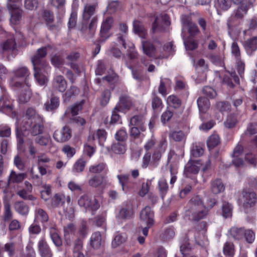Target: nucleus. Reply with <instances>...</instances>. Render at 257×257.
<instances>
[{
  "mask_svg": "<svg viewBox=\"0 0 257 257\" xmlns=\"http://www.w3.org/2000/svg\"><path fill=\"white\" fill-rule=\"evenodd\" d=\"M51 48V46L48 45L37 50L36 54L31 59L34 69H37L39 67L47 68L49 67L48 63L46 61L43 60V59L47 54V49Z\"/></svg>",
  "mask_w": 257,
  "mask_h": 257,
  "instance_id": "423d86ee",
  "label": "nucleus"
},
{
  "mask_svg": "<svg viewBox=\"0 0 257 257\" xmlns=\"http://www.w3.org/2000/svg\"><path fill=\"white\" fill-rule=\"evenodd\" d=\"M143 53L149 57L154 59L163 58V55H158L156 53V48L154 44L148 41H143L142 42Z\"/></svg>",
  "mask_w": 257,
  "mask_h": 257,
  "instance_id": "2eb2a0df",
  "label": "nucleus"
},
{
  "mask_svg": "<svg viewBox=\"0 0 257 257\" xmlns=\"http://www.w3.org/2000/svg\"><path fill=\"white\" fill-rule=\"evenodd\" d=\"M106 165L104 163H100L97 165H92L89 167V172L93 174H97L103 172L105 168Z\"/></svg>",
  "mask_w": 257,
  "mask_h": 257,
  "instance_id": "052dcab7",
  "label": "nucleus"
},
{
  "mask_svg": "<svg viewBox=\"0 0 257 257\" xmlns=\"http://www.w3.org/2000/svg\"><path fill=\"white\" fill-rule=\"evenodd\" d=\"M117 178L121 186L122 190L125 192L126 193L135 189L136 183L128 175H118Z\"/></svg>",
  "mask_w": 257,
  "mask_h": 257,
  "instance_id": "4468645a",
  "label": "nucleus"
},
{
  "mask_svg": "<svg viewBox=\"0 0 257 257\" xmlns=\"http://www.w3.org/2000/svg\"><path fill=\"white\" fill-rule=\"evenodd\" d=\"M115 139L118 142H125L127 139V134L124 129L119 130L115 134Z\"/></svg>",
  "mask_w": 257,
  "mask_h": 257,
  "instance_id": "e2e57ef3",
  "label": "nucleus"
},
{
  "mask_svg": "<svg viewBox=\"0 0 257 257\" xmlns=\"http://www.w3.org/2000/svg\"><path fill=\"white\" fill-rule=\"evenodd\" d=\"M167 102L170 107L179 111L178 112L179 114H182L183 111L181 109L182 100L179 97L175 95H171L168 97Z\"/></svg>",
  "mask_w": 257,
  "mask_h": 257,
  "instance_id": "a878e982",
  "label": "nucleus"
},
{
  "mask_svg": "<svg viewBox=\"0 0 257 257\" xmlns=\"http://www.w3.org/2000/svg\"><path fill=\"white\" fill-rule=\"evenodd\" d=\"M76 227L72 223H69L64 226V238L66 245L70 246L72 244L76 236Z\"/></svg>",
  "mask_w": 257,
  "mask_h": 257,
  "instance_id": "f8f14e48",
  "label": "nucleus"
},
{
  "mask_svg": "<svg viewBox=\"0 0 257 257\" xmlns=\"http://www.w3.org/2000/svg\"><path fill=\"white\" fill-rule=\"evenodd\" d=\"M243 47L248 54H251L257 50V36L253 37L245 41Z\"/></svg>",
  "mask_w": 257,
  "mask_h": 257,
  "instance_id": "bb28decb",
  "label": "nucleus"
},
{
  "mask_svg": "<svg viewBox=\"0 0 257 257\" xmlns=\"http://www.w3.org/2000/svg\"><path fill=\"white\" fill-rule=\"evenodd\" d=\"M244 228L231 227L228 231L229 236L234 240H240L244 238Z\"/></svg>",
  "mask_w": 257,
  "mask_h": 257,
  "instance_id": "c85d7f7f",
  "label": "nucleus"
},
{
  "mask_svg": "<svg viewBox=\"0 0 257 257\" xmlns=\"http://www.w3.org/2000/svg\"><path fill=\"white\" fill-rule=\"evenodd\" d=\"M3 220L5 222L9 221L13 218V213L11 209V205L9 202L4 203V212Z\"/></svg>",
  "mask_w": 257,
  "mask_h": 257,
  "instance_id": "6e6d98bb",
  "label": "nucleus"
},
{
  "mask_svg": "<svg viewBox=\"0 0 257 257\" xmlns=\"http://www.w3.org/2000/svg\"><path fill=\"white\" fill-rule=\"evenodd\" d=\"M134 211L132 208L128 206L122 207L120 209L118 216L122 219H129L133 217Z\"/></svg>",
  "mask_w": 257,
  "mask_h": 257,
  "instance_id": "c03bdc74",
  "label": "nucleus"
},
{
  "mask_svg": "<svg viewBox=\"0 0 257 257\" xmlns=\"http://www.w3.org/2000/svg\"><path fill=\"white\" fill-rule=\"evenodd\" d=\"M71 129L67 125L61 130H56L53 134L54 139L58 143H64L71 138Z\"/></svg>",
  "mask_w": 257,
  "mask_h": 257,
  "instance_id": "ddd939ff",
  "label": "nucleus"
},
{
  "mask_svg": "<svg viewBox=\"0 0 257 257\" xmlns=\"http://www.w3.org/2000/svg\"><path fill=\"white\" fill-rule=\"evenodd\" d=\"M201 210H195L190 211L191 213L192 220L194 221H198L201 219L206 218L208 214L209 210L206 208L205 206H203Z\"/></svg>",
  "mask_w": 257,
  "mask_h": 257,
  "instance_id": "c756f323",
  "label": "nucleus"
},
{
  "mask_svg": "<svg viewBox=\"0 0 257 257\" xmlns=\"http://www.w3.org/2000/svg\"><path fill=\"white\" fill-rule=\"evenodd\" d=\"M152 107L153 110L155 112L160 111L164 107L162 100L159 97L156 92H153L152 94Z\"/></svg>",
  "mask_w": 257,
  "mask_h": 257,
  "instance_id": "72a5a7b5",
  "label": "nucleus"
},
{
  "mask_svg": "<svg viewBox=\"0 0 257 257\" xmlns=\"http://www.w3.org/2000/svg\"><path fill=\"white\" fill-rule=\"evenodd\" d=\"M180 251L183 255H185L191 249V245L188 235L185 234L180 239Z\"/></svg>",
  "mask_w": 257,
  "mask_h": 257,
  "instance_id": "c9c22d12",
  "label": "nucleus"
},
{
  "mask_svg": "<svg viewBox=\"0 0 257 257\" xmlns=\"http://www.w3.org/2000/svg\"><path fill=\"white\" fill-rule=\"evenodd\" d=\"M233 206L227 202H223L222 205V215L224 218H230L232 216Z\"/></svg>",
  "mask_w": 257,
  "mask_h": 257,
  "instance_id": "de8ad7c7",
  "label": "nucleus"
},
{
  "mask_svg": "<svg viewBox=\"0 0 257 257\" xmlns=\"http://www.w3.org/2000/svg\"><path fill=\"white\" fill-rule=\"evenodd\" d=\"M78 203L80 206L92 211L93 215L100 207L99 203L96 199H91L87 195L82 196L78 200Z\"/></svg>",
  "mask_w": 257,
  "mask_h": 257,
  "instance_id": "9d476101",
  "label": "nucleus"
},
{
  "mask_svg": "<svg viewBox=\"0 0 257 257\" xmlns=\"http://www.w3.org/2000/svg\"><path fill=\"white\" fill-rule=\"evenodd\" d=\"M50 161V159L45 155H42L38 157V169L41 176L45 175L47 173V171L43 169L42 166H41V164L44 163H48Z\"/></svg>",
  "mask_w": 257,
  "mask_h": 257,
  "instance_id": "a18cd8bd",
  "label": "nucleus"
},
{
  "mask_svg": "<svg viewBox=\"0 0 257 257\" xmlns=\"http://www.w3.org/2000/svg\"><path fill=\"white\" fill-rule=\"evenodd\" d=\"M197 103L199 111L203 113L205 112L210 107L209 100L205 97H200L197 99Z\"/></svg>",
  "mask_w": 257,
  "mask_h": 257,
  "instance_id": "37998d69",
  "label": "nucleus"
},
{
  "mask_svg": "<svg viewBox=\"0 0 257 257\" xmlns=\"http://www.w3.org/2000/svg\"><path fill=\"white\" fill-rule=\"evenodd\" d=\"M111 97V91L109 89H105L101 95L100 104L101 106H106L109 102Z\"/></svg>",
  "mask_w": 257,
  "mask_h": 257,
  "instance_id": "0e129e2a",
  "label": "nucleus"
},
{
  "mask_svg": "<svg viewBox=\"0 0 257 257\" xmlns=\"http://www.w3.org/2000/svg\"><path fill=\"white\" fill-rule=\"evenodd\" d=\"M216 107L219 111L223 112L229 110L231 105L228 102L220 101L216 103Z\"/></svg>",
  "mask_w": 257,
  "mask_h": 257,
  "instance_id": "774afa93",
  "label": "nucleus"
},
{
  "mask_svg": "<svg viewBox=\"0 0 257 257\" xmlns=\"http://www.w3.org/2000/svg\"><path fill=\"white\" fill-rule=\"evenodd\" d=\"M220 143V138L217 135H211L207 140V145L210 150L216 147Z\"/></svg>",
  "mask_w": 257,
  "mask_h": 257,
  "instance_id": "864d4df0",
  "label": "nucleus"
},
{
  "mask_svg": "<svg viewBox=\"0 0 257 257\" xmlns=\"http://www.w3.org/2000/svg\"><path fill=\"white\" fill-rule=\"evenodd\" d=\"M107 137V133L104 130L99 129L96 132L89 135L88 137V141L91 143V142H95L97 140L98 144L100 146H104V143L105 142Z\"/></svg>",
  "mask_w": 257,
  "mask_h": 257,
  "instance_id": "f3484780",
  "label": "nucleus"
},
{
  "mask_svg": "<svg viewBox=\"0 0 257 257\" xmlns=\"http://www.w3.org/2000/svg\"><path fill=\"white\" fill-rule=\"evenodd\" d=\"M11 15L10 22L13 25H17L20 22L23 14V10L17 4L7 5Z\"/></svg>",
  "mask_w": 257,
  "mask_h": 257,
  "instance_id": "9b49d317",
  "label": "nucleus"
},
{
  "mask_svg": "<svg viewBox=\"0 0 257 257\" xmlns=\"http://www.w3.org/2000/svg\"><path fill=\"white\" fill-rule=\"evenodd\" d=\"M42 17L49 31H53L59 30L60 25L61 24L62 21L60 19L56 23H54V15L52 11L45 10L42 13Z\"/></svg>",
  "mask_w": 257,
  "mask_h": 257,
  "instance_id": "1a4fd4ad",
  "label": "nucleus"
},
{
  "mask_svg": "<svg viewBox=\"0 0 257 257\" xmlns=\"http://www.w3.org/2000/svg\"><path fill=\"white\" fill-rule=\"evenodd\" d=\"M112 151L116 154H123L126 150L125 142H117L113 143L111 146Z\"/></svg>",
  "mask_w": 257,
  "mask_h": 257,
  "instance_id": "49530a36",
  "label": "nucleus"
},
{
  "mask_svg": "<svg viewBox=\"0 0 257 257\" xmlns=\"http://www.w3.org/2000/svg\"><path fill=\"white\" fill-rule=\"evenodd\" d=\"M154 211L149 206H146L140 212L141 219L146 221L150 226H152L154 224Z\"/></svg>",
  "mask_w": 257,
  "mask_h": 257,
  "instance_id": "a211bd4d",
  "label": "nucleus"
},
{
  "mask_svg": "<svg viewBox=\"0 0 257 257\" xmlns=\"http://www.w3.org/2000/svg\"><path fill=\"white\" fill-rule=\"evenodd\" d=\"M204 152V145L202 144L197 142L192 144L190 149L191 156L194 158L200 157Z\"/></svg>",
  "mask_w": 257,
  "mask_h": 257,
  "instance_id": "7c9ffc66",
  "label": "nucleus"
},
{
  "mask_svg": "<svg viewBox=\"0 0 257 257\" xmlns=\"http://www.w3.org/2000/svg\"><path fill=\"white\" fill-rule=\"evenodd\" d=\"M27 177L26 173L17 174L15 171L12 170L9 177L8 181L10 183H20Z\"/></svg>",
  "mask_w": 257,
  "mask_h": 257,
  "instance_id": "ea45409f",
  "label": "nucleus"
},
{
  "mask_svg": "<svg viewBox=\"0 0 257 257\" xmlns=\"http://www.w3.org/2000/svg\"><path fill=\"white\" fill-rule=\"evenodd\" d=\"M171 24L170 18L167 14L161 15L156 17L152 25L151 31L152 34L157 32H163L166 31L167 27Z\"/></svg>",
  "mask_w": 257,
  "mask_h": 257,
  "instance_id": "6e6552de",
  "label": "nucleus"
},
{
  "mask_svg": "<svg viewBox=\"0 0 257 257\" xmlns=\"http://www.w3.org/2000/svg\"><path fill=\"white\" fill-rule=\"evenodd\" d=\"M102 237L99 231L93 233L90 239L91 246L94 249H98L101 245Z\"/></svg>",
  "mask_w": 257,
  "mask_h": 257,
  "instance_id": "f704fd0d",
  "label": "nucleus"
},
{
  "mask_svg": "<svg viewBox=\"0 0 257 257\" xmlns=\"http://www.w3.org/2000/svg\"><path fill=\"white\" fill-rule=\"evenodd\" d=\"M223 252L225 255L233 257L235 253L234 245L232 242L227 241L223 246Z\"/></svg>",
  "mask_w": 257,
  "mask_h": 257,
  "instance_id": "09e8293b",
  "label": "nucleus"
},
{
  "mask_svg": "<svg viewBox=\"0 0 257 257\" xmlns=\"http://www.w3.org/2000/svg\"><path fill=\"white\" fill-rule=\"evenodd\" d=\"M241 196L242 206L245 212L247 213V210L254 207L257 203V189L244 188L241 191Z\"/></svg>",
  "mask_w": 257,
  "mask_h": 257,
  "instance_id": "20e7f679",
  "label": "nucleus"
},
{
  "mask_svg": "<svg viewBox=\"0 0 257 257\" xmlns=\"http://www.w3.org/2000/svg\"><path fill=\"white\" fill-rule=\"evenodd\" d=\"M95 8L94 5H87L84 8L83 13V20L88 21L95 13Z\"/></svg>",
  "mask_w": 257,
  "mask_h": 257,
  "instance_id": "8fccbe9b",
  "label": "nucleus"
},
{
  "mask_svg": "<svg viewBox=\"0 0 257 257\" xmlns=\"http://www.w3.org/2000/svg\"><path fill=\"white\" fill-rule=\"evenodd\" d=\"M180 114L179 113H175L167 109L161 115V121L163 124L165 125L166 123L169 122L171 119L173 117H179Z\"/></svg>",
  "mask_w": 257,
  "mask_h": 257,
  "instance_id": "79ce46f5",
  "label": "nucleus"
},
{
  "mask_svg": "<svg viewBox=\"0 0 257 257\" xmlns=\"http://www.w3.org/2000/svg\"><path fill=\"white\" fill-rule=\"evenodd\" d=\"M104 177L101 175H95L93 176L88 182L90 186L93 187H97L101 185Z\"/></svg>",
  "mask_w": 257,
  "mask_h": 257,
  "instance_id": "4d7b16f0",
  "label": "nucleus"
},
{
  "mask_svg": "<svg viewBox=\"0 0 257 257\" xmlns=\"http://www.w3.org/2000/svg\"><path fill=\"white\" fill-rule=\"evenodd\" d=\"M22 125L23 130L28 131L32 136L42 134L44 131V122L43 118H37V120L32 121H24Z\"/></svg>",
  "mask_w": 257,
  "mask_h": 257,
  "instance_id": "39448f33",
  "label": "nucleus"
},
{
  "mask_svg": "<svg viewBox=\"0 0 257 257\" xmlns=\"http://www.w3.org/2000/svg\"><path fill=\"white\" fill-rule=\"evenodd\" d=\"M51 62L53 66L58 68L63 64L64 60L61 56L55 54L51 57Z\"/></svg>",
  "mask_w": 257,
  "mask_h": 257,
  "instance_id": "338daca9",
  "label": "nucleus"
},
{
  "mask_svg": "<svg viewBox=\"0 0 257 257\" xmlns=\"http://www.w3.org/2000/svg\"><path fill=\"white\" fill-rule=\"evenodd\" d=\"M133 30L135 34L138 35L142 38H146L147 35V31L142 22L139 20H134L133 22Z\"/></svg>",
  "mask_w": 257,
  "mask_h": 257,
  "instance_id": "cd10ccee",
  "label": "nucleus"
},
{
  "mask_svg": "<svg viewBox=\"0 0 257 257\" xmlns=\"http://www.w3.org/2000/svg\"><path fill=\"white\" fill-rule=\"evenodd\" d=\"M53 87L60 92H64L67 88V83L63 76L58 75L54 79Z\"/></svg>",
  "mask_w": 257,
  "mask_h": 257,
  "instance_id": "4be33fe9",
  "label": "nucleus"
},
{
  "mask_svg": "<svg viewBox=\"0 0 257 257\" xmlns=\"http://www.w3.org/2000/svg\"><path fill=\"white\" fill-rule=\"evenodd\" d=\"M249 9V6L247 5H241L238 7L235 11L234 17L237 19H242L244 15H246Z\"/></svg>",
  "mask_w": 257,
  "mask_h": 257,
  "instance_id": "5fc2aeb1",
  "label": "nucleus"
},
{
  "mask_svg": "<svg viewBox=\"0 0 257 257\" xmlns=\"http://www.w3.org/2000/svg\"><path fill=\"white\" fill-rule=\"evenodd\" d=\"M188 211H192L199 209L201 207L204 206L202 198L199 195L192 197L188 203Z\"/></svg>",
  "mask_w": 257,
  "mask_h": 257,
  "instance_id": "b1692460",
  "label": "nucleus"
},
{
  "mask_svg": "<svg viewBox=\"0 0 257 257\" xmlns=\"http://www.w3.org/2000/svg\"><path fill=\"white\" fill-rule=\"evenodd\" d=\"M25 119L24 121H32L37 120V118H42L41 117L36 111L35 108L30 107L27 109L25 115Z\"/></svg>",
  "mask_w": 257,
  "mask_h": 257,
  "instance_id": "473e14b6",
  "label": "nucleus"
},
{
  "mask_svg": "<svg viewBox=\"0 0 257 257\" xmlns=\"http://www.w3.org/2000/svg\"><path fill=\"white\" fill-rule=\"evenodd\" d=\"M225 188V186L221 179L216 178L211 181L210 190L213 194H220L224 191Z\"/></svg>",
  "mask_w": 257,
  "mask_h": 257,
  "instance_id": "5701e85b",
  "label": "nucleus"
},
{
  "mask_svg": "<svg viewBox=\"0 0 257 257\" xmlns=\"http://www.w3.org/2000/svg\"><path fill=\"white\" fill-rule=\"evenodd\" d=\"M96 147L94 142H91L90 143L87 141V143L84 145L83 152L88 156L91 157L96 151Z\"/></svg>",
  "mask_w": 257,
  "mask_h": 257,
  "instance_id": "603ef678",
  "label": "nucleus"
},
{
  "mask_svg": "<svg viewBox=\"0 0 257 257\" xmlns=\"http://www.w3.org/2000/svg\"><path fill=\"white\" fill-rule=\"evenodd\" d=\"M26 44L24 37L19 35V38L12 36L2 42L0 44V52L3 55H11L15 58L18 53V47H23Z\"/></svg>",
  "mask_w": 257,
  "mask_h": 257,
  "instance_id": "f257e3e1",
  "label": "nucleus"
},
{
  "mask_svg": "<svg viewBox=\"0 0 257 257\" xmlns=\"http://www.w3.org/2000/svg\"><path fill=\"white\" fill-rule=\"evenodd\" d=\"M237 123V119L234 114H230L228 115L226 120L224 122V125L225 127L231 128L234 127Z\"/></svg>",
  "mask_w": 257,
  "mask_h": 257,
  "instance_id": "13d9d810",
  "label": "nucleus"
},
{
  "mask_svg": "<svg viewBox=\"0 0 257 257\" xmlns=\"http://www.w3.org/2000/svg\"><path fill=\"white\" fill-rule=\"evenodd\" d=\"M145 123V116L143 114L135 115L130 118V125L138 126L143 132L146 130Z\"/></svg>",
  "mask_w": 257,
  "mask_h": 257,
  "instance_id": "aec40b11",
  "label": "nucleus"
},
{
  "mask_svg": "<svg viewBox=\"0 0 257 257\" xmlns=\"http://www.w3.org/2000/svg\"><path fill=\"white\" fill-rule=\"evenodd\" d=\"M201 165V163L200 160H190L185 166L184 173L187 177L191 174H197L200 170Z\"/></svg>",
  "mask_w": 257,
  "mask_h": 257,
  "instance_id": "dca6fc26",
  "label": "nucleus"
},
{
  "mask_svg": "<svg viewBox=\"0 0 257 257\" xmlns=\"http://www.w3.org/2000/svg\"><path fill=\"white\" fill-rule=\"evenodd\" d=\"M84 103V100H81L79 102L75 103L67 109V112L70 113L72 116H76L79 112L82 110Z\"/></svg>",
  "mask_w": 257,
  "mask_h": 257,
  "instance_id": "4c0bfd02",
  "label": "nucleus"
},
{
  "mask_svg": "<svg viewBox=\"0 0 257 257\" xmlns=\"http://www.w3.org/2000/svg\"><path fill=\"white\" fill-rule=\"evenodd\" d=\"M13 77L10 81V85L15 87H20L23 84L20 81L15 80L16 78H23L25 79L26 85L29 87L30 85L28 82L29 76L30 74L29 70L25 66L19 67L13 70L11 72Z\"/></svg>",
  "mask_w": 257,
  "mask_h": 257,
  "instance_id": "7ed1b4c3",
  "label": "nucleus"
},
{
  "mask_svg": "<svg viewBox=\"0 0 257 257\" xmlns=\"http://www.w3.org/2000/svg\"><path fill=\"white\" fill-rule=\"evenodd\" d=\"M79 92V89L77 87L71 85L65 93L63 94V101L64 102H69L73 96L78 94Z\"/></svg>",
  "mask_w": 257,
  "mask_h": 257,
  "instance_id": "e433bc0d",
  "label": "nucleus"
},
{
  "mask_svg": "<svg viewBox=\"0 0 257 257\" xmlns=\"http://www.w3.org/2000/svg\"><path fill=\"white\" fill-rule=\"evenodd\" d=\"M1 87L2 86H1ZM1 88L3 91V94L0 97V109L11 111L13 109V106L11 103L10 96L4 88Z\"/></svg>",
  "mask_w": 257,
  "mask_h": 257,
  "instance_id": "393cba45",
  "label": "nucleus"
},
{
  "mask_svg": "<svg viewBox=\"0 0 257 257\" xmlns=\"http://www.w3.org/2000/svg\"><path fill=\"white\" fill-rule=\"evenodd\" d=\"M128 60L126 61V66L132 71L133 78L141 81L143 78V67L138 60V54L134 49H131L127 54Z\"/></svg>",
  "mask_w": 257,
  "mask_h": 257,
  "instance_id": "f03ea898",
  "label": "nucleus"
},
{
  "mask_svg": "<svg viewBox=\"0 0 257 257\" xmlns=\"http://www.w3.org/2000/svg\"><path fill=\"white\" fill-rule=\"evenodd\" d=\"M50 67H47V68H43L42 67H39L37 69L34 70V77L38 81V83L40 85H44L47 82L48 79L46 76L43 75L41 73V71L43 69L48 70Z\"/></svg>",
  "mask_w": 257,
  "mask_h": 257,
  "instance_id": "58836bf2",
  "label": "nucleus"
},
{
  "mask_svg": "<svg viewBox=\"0 0 257 257\" xmlns=\"http://www.w3.org/2000/svg\"><path fill=\"white\" fill-rule=\"evenodd\" d=\"M51 188L50 185H44V190L41 191V198L46 203L50 201L49 198L51 195Z\"/></svg>",
  "mask_w": 257,
  "mask_h": 257,
  "instance_id": "680f3d73",
  "label": "nucleus"
},
{
  "mask_svg": "<svg viewBox=\"0 0 257 257\" xmlns=\"http://www.w3.org/2000/svg\"><path fill=\"white\" fill-rule=\"evenodd\" d=\"M38 0H24V8L27 10H36L38 7Z\"/></svg>",
  "mask_w": 257,
  "mask_h": 257,
  "instance_id": "bf43d9fd",
  "label": "nucleus"
},
{
  "mask_svg": "<svg viewBox=\"0 0 257 257\" xmlns=\"http://www.w3.org/2000/svg\"><path fill=\"white\" fill-rule=\"evenodd\" d=\"M66 196L64 194L57 193L46 203L49 208H54L62 206L65 202Z\"/></svg>",
  "mask_w": 257,
  "mask_h": 257,
  "instance_id": "6ab92c4d",
  "label": "nucleus"
},
{
  "mask_svg": "<svg viewBox=\"0 0 257 257\" xmlns=\"http://www.w3.org/2000/svg\"><path fill=\"white\" fill-rule=\"evenodd\" d=\"M135 107L133 98L126 93L121 94L118 101L115 106V110H119V112L126 113Z\"/></svg>",
  "mask_w": 257,
  "mask_h": 257,
  "instance_id": "0eeeda50",
  "label": "nucleus"
},
{
  "mask_svg": "<svg viewBox=\"0 0 257 257\" xmlns=\"http://www.w3.org/2000/svg\"><path fill=\"white\" fill-rule=\"evenodd\" d=\"M175 233L173 227H169L165 229L162 234V238L164 240L172 239L175 236Z\"/></svg>",
  "mask_w": 257,
  "mask_h": 257,
  "instance_id": "69168bd1",
  "label": "nucleus"
},
{
  "mask_svg": "<svg viewBox=\"0 0 257 257\" xmlns=\"http://www.w3.org/2000/svg\"><path fill=\"white\" fill-rule=\"evenodd\" d=\"M59 105V97L55 95H52L50 101L46 102L44 104V106L47 111H52L56 109Z\"/></svg>",
  "mask_w": 257,
  "mask_h": 257,
  "instance_id": "2f4dec72",
  "label": "nucleus"
},
{
  "mask_svg": "<svg viewBox=\"0 0 257 257\" xmlns=\"http://www.w3.org/2000/svg\"><path fill=\"white\" fill-rule=\"evenodd\" d=\"M38 249L41 257H52L53 253L45 239H41L38 242Z\"/></svg>",
  "mask_w": 257,
  "mask_h": 257,
  "instance_id": "412c9836",
  "label": "nucleus"
},
{
  "mask_svg": "<svg viewBox=\"0 0 257 257\" xmlns=\"http://www.w3.org/2000/svg\"><path fill=\"white\" fill-rule=\"evenodd\" d=\"M16 210L21 215H27L29 212L28 206L23 201L17 202L15 204Z\"/></svg>",
  "mask_w": 257,
  "mask_h": 257,
  "instance_id": "3c124183",
  "label": "nucleus"
},
{
  "mask_svg": "<svg viewBox=\"0 0 257 257\" xmlns=\"http://www.w3.org/2000/svg\"><path fill=\"white\" fill-rule=\"evenodd\" d=\"M49 232L50 237L54 244L57 247L61 246L62 245V241L58 230L54 227H51Z\"/></svg>",
  "mask_w": 257,
  "mask_h": 257,
  "instance_id": "a19ab883",
  "label": "nucleus"
}]
</instances>
